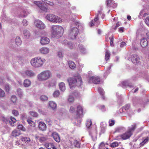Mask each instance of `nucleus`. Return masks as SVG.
<instances>
[{
	"label": "nucleus",
	"instance_id": "nucleus-62",
	"mask_svg": "<svg viewBox=\"0 0 149 149\" xmlns=\"http://www.w3.org/2000/svg\"><path fill=\"white\" fill-rule=\"evenodd\" d=\"M130 107V105L129 104H127L124 107V109L125 110L128 109Z\"/></svg>",
	"mask_w": 149,
	"mask_h": 149
},
{
	"label": "nucleus",
	"instance_id": "nucleus-58",
	"mask_svg": "<svg viewBox=\"0 0 149 149\" xmlns=\"http://www.w3.org/2000/svg\"><path fill=\"white\" fill-rule=\"evenodd\" d=\"M126 45V44L125 42H123L120 43V47L121 48H122L124 46H125Z\"/></svg>",
	"mask_w": 149,
	"mask_h": 149
},
{
	"label": "nucleus",
	"instance_id": "nucleus-15",
	"mask_svg": "<svg viewBox=\"0 0 149 149\" xmlns=\"http://www.w3.org/2000/svg\"><path fill=\"white\" fill-rule=\"evenodd\" d=\"M49 42V39L48 38L45 36L41 37L40 40V43L42 45L48 44Z\"/></svg>",
	"mask_w": 149,
	"mask_h": 149
},
{
	"label": "nucleus",
	"instance_id": "nucleus-37",
	"mask_svg": "<svg viewBox=\"0 0 149 149\" xmlns=\"http://www.w3.org/2000/svg\"><path fill=\"white\" fill-rule=\"evenodd\" d=\"M0 120L4 123H6L8 120V118L5 117L3 116H1L0 118Z\"/></svg>",
	"mask_w": 149,
	"mask_h": 149
},
{
	"label": "nucleus",
	"instance_id": "nucleus-17",
	"mask_svg": "<svg viewBox=\"0 0 149 149\" xmlns=\"http://www.w3.org/2000/svg\"><path fill=\"white\" fill-rule=\"evenodd\" d=\"M50 51L49 49L46 47H42L39 50V53L42 54H48Z\"/></svg>",
	"mask_w": 149,
	"mask_h": 149
},
{
	"label": "nucleus",
	"instance_id": "nucleus-6",
	"mask_svg": "<svg viewBox=\"0 0 149 149\" xmlns=\"http://www.w3.org/2000/svg\"><path fill=\"white\" fill-rule=\"evenodd\" d=\"M78 33V30L77 27L71 28L70 31L69 37L71 39H74L75 38Z\"/></svg>",
	"mask_w": 149,
	"mask_h": 149
},
{
	"label": "nucleus",
	"instance_id": "nucleus-27",
	"mask_svg": "<svg viewBox=\"0 0 149 149\" xmlns=\"http://www.w3.org/2000/svg\"><path fill=\"white\" fill-rule=\"evenodd\" d=\"M31 84V82L30 80L28 79H26L24 80L23 85L25 87H28L30 86Z\"/></svg>",
	"mask_w": 149,
	"mask_h": 149
},
{
	"label": "nucleus",
	"instance_id": "nucleus-61",
	"mask_svg": "<svg viewBox=\"0 0 149 149\" xmlns=\"http://www.w3.org/2000/svg\"><path fill=\"white\" fill-rule=\"evenodd\" d=\"M74 111V108L73 106H71L70 109V112L73 113Z\"/></svg>",
	"mask_w": 149,
	"mask_h": 149
},
{
	"label": "nucleus",
	"instance_id": "nucleus-10",
	"mask_svg": "<svg viewBox=\"0 0 149 149\" xmlns=\"http://www.w3.org/2000/svg\"><path fill=\"white\" fill-rule=\"evenodd\" d=\"M101 11H98V14L97 15V17H96L95 18L94 20H92L89 23L90 24V26H92L94 25L97 26L99 24L100 22L98 21L99 19V18L98 17V16H99V15H101Z\"/></svg>",
	"mask_w": 149,
	"mask_h": 149
},
{
	"label": "nucleus",
	"instance_id": "nucleus-31",
	"mask_svg": "<svg viewBox=\"0 0 149 149\" xmlns=\"http://www.w3.org/2000/svg\"><path fill=\"white\" fill-rule=\"evenodd\" d=\"M78 49L80 52L84 54L86 52L85 49L84 47L81 44H79V45Z\"/></svg>",
	"mask_w": 149,
	"mask_h": 149
},
{
	"label": "nucleus",
	"instance_id": "nucleus-8",
	"mask_svg": "<svg viewBox=\"0 0 149 149\" xmlns=\"http://www.w3.org/2000/svg\"><path fill=\"white\" fill-rule=\"evenodd\" d=\"M56 81L55 79H52L46 82L45 85L49 88H54L56 87Z\"/></svg>",
	"mask_w": 149,
	"mask_h": 149
},
{
	"label": "nucleus",
	"instance_id": "nucleus-20",
	"mask_svg": "<svg viewBox=\"0 0 149 149\" xmlns=\"http://www.w3.org/2000/svg\"><path fill=\"white\" fill-rule=\"evenodd\" d=\"M49 107H50L52 110L55 109L57 107V104L56 103L53 101H50L48 102Z\"/></svg>",
	"mask_w": 149,
	"mask_h": 149
},
{
	"label": "nucleus",
	"instance_id": "nucleus-18",
	"mask_svg": "<svg viewBox=\"0 0 149 149\" xmlns=\"http://www.w3.org/2000/svg\"><path fill=\"white\" fill-rule=\"evenodd\" d=\"M132 133L131 132H129L128 131L125 133L122 134L120 136L121 138L123 140H125L128 139L132 135Z\"/></svg>",
	"mask_w": 149,
	"mask_h": 149
},
{
	"label": "nucleus",
	"instance_id": "nucleus-52",
	"mask_svg": "<svg viewBox=\"0 0 149 149\" xmlns=\"http://www.w3.org/2000/svg\"><path fill=\"white\" fill-rule=\"evenodd\" d=\"M5 92L4 91L0 88V97H3L5 95Z\"/></svg>",
	"mask_w": 149,
	"mask_h": 149
},
{
	"label": "nucleus",
	"instance_id": "nucleus-63",
	"mask_svg": "<svg viewBox=\"0 0 149 149\" xmlns=\"http://www.w3.org/2000/svg\"><path fill=\"white\" fill-rule=\"evenodd\" d=\"M109 125L111 126H113L114 124V120H111L109 121Z\"/></svg>",
	"mask_w": 149,
	"mask_h": 149
},
{
	"label": "nucleus",
	"instance_id": "nucleus-50",
	"mask_svg": "<svg viewBox=\"0 0 149 149\" xmlns=\"http://www.w3.org/2000/svg\"><path fill=\"white\" fill-rule=\"evenodd\" d=\"M12 114L15 116H17L19 115V113L17 111L14 109L12 111Z\"/></svg>",
	"mask_w": 149,
	"mask_h": 149
},
{
	"label": "nucleus",
	"instance_id": "nucleus-57",
	"mask_svg": "<svg viewBox=\"0 0 149 149\" xmlns=\"http://www.w3.org/2000/svg\"><path fill=\"white\" fill-rule=\"evenodd\" d=\"M110 40V45L111 46L113 45V36H111V37H109V38Z\"/></svg>",
	"mask_w": 149,
	"mask_h": 149
},
{
	"label": "nucleus",
	"instance_id": "nucleus-53",
	"mask_svg": "<svg viewBox=\"0 0 149 149\" xmlns=\"http://www.w3.org/2000/svg\"><path fill=\"white\" fill-rule=\"evenodd\" d=\"M63 54L61 51H59L58 52V56L59 58H62L63 57Z\"/></svg>",
	"mask_w": 149,
	"mask_h": 149
},
{
	"label": "nucleus",
	"instance_id": "nucleus-19",
	"mask_svg": "<svg viewBox=\"0 0 149 149\" xmlns=\"http://www.w3.org/2000/svg\"><path fill=\"white\" fill-rule=\"evenodd\" d=\"M52 135L54 139L57 142H59L60 141L59 135L58 133L56 132H53L52 133Z\"/></svg>",
	"mask_w": 149,
	"mask_h": 149
},
{
	"label": "nucleus",
	"instance_id": "nucleus-4",
	"mask_svg": "<svg viewBox=\"0 0 149 149\" xmlns=\"http://www.w3.org/2000/svg\"><path fill=\"white\" fill-rule=\"evenodd\" d=\"M52 76V73L49 70H46L39 74L37 76L39 81H45L49 79Z\"/></svg>",
	"mask_w": 149,
	"mask_h": 149
},
{
	"label": "nucleus",
	"instance_id": "nucleus-45",
	"mask_svg": "<svg viewBox=\"0 0 149 149\" xmlns=\"http://www.w3.org/2000/svg\"><path fill=\"white\" fill-rule=\"evenodd\" d=\"M96 133L95 132L93 134L91 133H90L93 141H95L96 139Z\"/></svg>",
	"mask_w": 149,
	"mask_h": 149
},
{
	"label": "nucleus",
	"instance_id": "nucleus-60",
	"mask_svg": "<svg viewBox=\"0 0 149 149\" xmlns=\"http://www.w3.org/2000/svg\"><path fill=\"white\" fill-rule=\"evenodd\" d=\"M46 3L47 4L51 6H53L54 5V3L53 2L48 1H47L46 2Z\"/></svg>",
	"mask_w": 149,
	"mask_h": 149
},
{
	"label": "nucleus",
	"instance_id": "nucleus-32",
	"mask_svg": "<svg viewBox=\"0 0 149 149\" xmlns=\"http://www.w3.org/2000/svg\"><path fill=\"white\" fill-rule=\"evenodd\" d=\"M136 127V124H134L132 125L131 127H129L128 129V131L129 132H131L132 134L133 132Z\"/></svg>",
	"mask_w": 149,
	"mask_h": 149
},
{
	"label": "nucleus",
	"instance_id": "nucleus-11",
	"mask_svg": "<svg viewBox=\"0 0 149 149\" xmlns=\"http://www.w3.org/2000/svg\"><path fill=\"white\" fill-rule=\"evenodd\" d=\"M83 109L82 107L80 106L77 107V118H80L83 116Z\"/></svg>",
	"mask_w": 149,
	"mask_h": 149
},
{
	"label": "nucleus",
	"instance_id": "nucleus-54",
	"mask_svg": "<svg viewBox=\"0 0 149 149\" xmlns=\"http://www.w3.org/2000/svg\"><path fill=\"white\" fill-rule=\"evenodd\" d=\"M124 128L123 127H118L116 129V132H122V130H124Z\"/></svg>",
	"mask_w": 149,
	"mask_h": 149
},
{
	"label": "nucleus",
	"instance_id": "nucleus-34",
	"mask_svg": "<svg viewBox=\"0 0 149 149\" xmlns=\"http://www.w3.org/2000/svg\"><path fill=\"white\" fill-rule=\"evenodd\" d=\"M17 93L19 97H21L23 95V93L22 90L20 88H18L17 89Z\"/></svg>",
	"mask_w": 149,
	"mask_h": 149
},
{
	"label": "nucleus",
	"instance_id": "nucleus-36",
	"mask_svg": "<svg viewBox=\"0 0 149 149\" xmlns=\"http://www.w3.org/2000/svg\"><path fill=\"white\" fill-rule=\"evenodd\" d=\"M98 91L100 94L102 96V98L104 99V97L103 95L104 94V91L103 90L102 88L99 87L98 88Z\"/></svg>",
	"mask_w": 149,
	"mask_h": 149
},
{
	"label": "nucleus",
	"instance_id": "nucleus-41",
	"mask_svg": "<svg viewBox=\"0 0 149 149\" xmlns=\"http://www.w3.org/2000/svg\"><path fill=\"white\" fill-rule=\"evenodd\" d=\"M30 114L33 117H37L38 116V113L33 111H31L29 112Z\"/></svg>",
	"mask_w": 149,
	"mask_h": 149
},
{
	"label": "nucleus",
	"instance_id": "nucleus-23",
	"mask_svg": "<svg viewBox=\"0 0 149 149\" xmlns=\"http://www.w3.org/2000/svg\"><path fill=\"white\" fill-rule=\"evenodd\" d=\"M122 84V86L124 87V86H129L130 87L132 88L134 86L133 85H132L131 84L129 83V81H123L121 83Z\"/></svg>",
	"mask_w": 149,
	"mask_h": 149
},
{
	"label": "nucleus",
	"instance_id": "nucleus-1",
	"mask_svg": "<svg viewBox=\"0 0 149 149\" xmlns=\"http://www.w3.org/2000/svg\"><path fill=\"white\" fill-rule=\"evenodd\" d=\"M52 36L53 38H59L63 33V29L61 26L53 25L52 26Z\"/></svg>",
	"mask_w": 149,
	"mask_h": 149
},
{
	"label": "nucleus",
	"instance_id": "nucleus-9",
	"mask_svg": "<svg viewBox=\"0 0 149 149\" xmlns=\"http://www.w3.org/2000/svg\"><path fill=\"white\" fill-rule=\"evenodd\" d=\"M100 81V79L98 77L96 76H94L89 77L88 83H93L95 84H99Z\"/></svg>",
	"mask_w": 149,
	"mask_h": 149
},
{
	"label": "nucleus",
	"instance_id": "nucleus-55",
	"mask_svg": "<svg viewBox=\"0 0 149 149\" xmlns=\"http://www.w3.org/2000/svg\"><path fill=\"white\" fill-rule=\"evenodd\" d=\"M46 140V138L45 137H40L39 139V141L41 142H42Z\"/></svg>",
	"mask_w": 149,
	"mask_h": 149
},
{
	"label": "nucleus",
	"instance_id": "nucleus-56",
	"mask_svg": "<svg viewBox=\"0 0 149 149\" xmlns=\"http://www.w3.org/2000/svg\"><path fill=\"white\" fill-rule=\"evenodd\" d=\"M28 24V22L26 19H24L23 21V24L24 26H26Z\"/></svg>",
	"mask_w": 149,
	"mask_h": 149
},
{
	"label": "nucleus",
	"instance_id": "nucleus-30",
	"mask_svg": "<svg viewBox=\"0 0 149 149\" xmlns=\"http://www.w3.org/2000/svg\"><path fill=\"white\" fill-rule=\"evenodd\" d=\"M15 42L17 46H20L22 44V41L20 38L19 37H17L15 39Z\"/></svg>",
	"mask_w": 149,
	"mask_h": 149
},
{
	"label": "nucleus",
	"instance_id": "nucleus-16",
	"mask_svg": "<svg viewBox=\"0 0 149 149\" xmlns=\"http://www.w3.org/2000/svg\"><path fill=\"white\" fill-rule=\"evenodd\" d=\"M38 127L39 129L42 131H45L47 129V126L46 124L42 121L39 122Z\"/></svg>",
	"mask_w": 149,
	"mask_h": 149
},
{
	"label": "nucleus",
	"instance_id": "nucleus-39",
	"mask_svg": "<svg viewBox=\"0 0 149 149\" xmlns=\"http://www.w3.org/2000/svg\"><path fill=\"white\" fill-rule=\"evenodd\" d=\"M60 94V92L59 90H57L55 91L53 93V96L55 97H58Z\"/></svg>",
	"mask_w": 149,
	"mask_h": 149
},
{
	"label": "nucleus",
	"instance_id": "nucleus-21",
	"mask_svg": "<svg viewBox=\"0 0 149 149\" xmlns=\"http://www.w3.org/2000/svg\"><path fill=\"white\" fill-rule=\"evenodd\" d=\"M24 37L25 38H29L31 36L29 31L27 29H25L23 31Z\"/></svg>",
	"mask_w": 149,
	"mask_h": 149
},
{
	"label": "nucleus",
	"instance_id": "nucleus-28",
	"mask_svg": "<svg viewBox=\"0 0 149 149\" xmlns=\"http://www.w3.org/2000/svg\"><path fill=\"white\" fill-rule=\"evenodd\" d=\"M20 131L17 130H14L12 133V136L14 137H16L19 136L20 134Z\"/></svg>",
	"mask_w": 149,
	"mask_h": 149
},
{
	"label": "nucleus",
	"instance_id": "nucleus-40",
	"mask_svg": "<svg viewBox=\"0 0 149 149\" xmlns=\"http://www.w3.org/2000/svg\"><path fill=\"white\" fill-rule=\"evenodd\" d=\"M110 53L109 51L107 50L105 52V59L106 61H107L110 57Z\"/></svg>",
	"mask_w": 149,
	"mask_h": 149
},
{
	"label": "nucleus",
	"instance_id": "nucleus-38",
	"mask_svg": "<svg viewBox=\"0 0 149 149\" xmlns=\"http://www.w3.org/2000/svg\"><path fill=\"white\" fill-rule=\"evenodd\" d=\"M71 69H74L75 67V64L72 61H69L68 63Z\"/></svg>",
	"mask_w": 149,
	"mask_h": 149
},
{
	"label": "nucleus",
	"instance_id": "nucleus-33",
	"mask_svg": "<svg viewBox=\"0 0 149 149\" xmlns=\"http://www.w3.org/2000/svg\"><path fill=\"white\" fill-rule=\"evenodd\" d=\"M27 15V13L25 10H24L22 11L21 12V13L19 15V17H20L23 18Z\"/></svg>",
	"mask_w": 149,
	"mask_h": 149
},
{
	"label": "nucleus",
	"instance_id": "nucleus-26",
	"mask_svg": "<svg viewBox=\"0 0 149 149\" xmlns=\"http://www.w3.org/2000/svg\"><path fill=\"white\" fill-rule=\"evenodd\" d=\"M21 140L24 143H26L28 145H30L29 143L30 141V140L29 138L22 137H21Z\"/></svg>",
	"mask_w": 149,
	"mask_h": 149
},
{
	"label": "nucleus",
	"instance_id": "nucleus-2",
	"mask_svg": "<svg viewBox=\"0 0 149 149\" xmlns=\"http://www.w3.org/2000/svg\"><path fill=\"white\" fill-rule=\"evenodd\" d=\"M67 80L71 89H73L76 86H80L82 84L81 79L79 76L75 77L69 78Z\"/></svg>",
	"mask_w": 149,
	"mask_h": 149
},
{
	"label": "nucleus",
	"instance_id": "nucleus-25",
	"mask_svg": "<svg viewBox=\"0 0 149 149\" xmlns=\"http://www.w3.org/2000/svg\"><path fill=\"white\" fill-rule=\"evenodd\" d=\"M45 146L48 149H56L52 143H47Z\"/></svg>",
	"mask_w": 149,
	"mask_h": 149
},
{
	"label": "nucleus",
	"instance_id": "nucleus-64",
	"mask_svg": "<svg viewBox=\"0 0 149 149\" xmlns=\"http://www.w3.org/2000/svg\"><path fill=\"white\" fill-rule=\"evenodd\" d=\"M11 121L13 123H15L16 121V120L15 118L11 116L10 118Z\"/></svg>",
	"mask_w": 149,
	"mask_h": 149
},
{
	"label": "nucleus",
	"instance_id": "nucleus-48",
	"mask_svg": "<svg viewBox=\"0 0 149 149\" xmlns=\"http://www.w3.org/2000/svg\"><path fill=\"white\" fill-rule=\"evenodd\" d=\"M118 143L117 142H113L110 144V146L111 147H115L118 145Z\"/></svg>",
	"mask_w": 149,
	"mask_h": 149
},
{
	"label": "nucleus",
	"instance_id": "nucleus-12",
	"mask_svg": "<svg viewBox=\"0 0 149 149\" xmlns=\"http://www.w3.org/2000/svg\"><path fill=\"white\" fill-rule=\"evenodd\" d=\"M34 23L36 26L40 29H44L45 26L44 24L39 20H36L34 22Z\"/></svg>",
	"mask_w": 149,
	"mask_h": 149
},
{
	"label": "nucleus",
	"instance_id": "nucleus-5",
	"mask_svg": "<svg viewBox=\"0 0 149 149\" xmlns=\"http://www.w3.org/2000/svg\"><path fill=\"white\" fill-rule=\"evenodd\" d=\"M46 18L48 20L54 23H59L62 21L61 18L53 14H47Z\"/></svg>",
	"mask_w": 149,
	"mask_h": 149
},
{
	"label": "nucleus",
	"instance_id": "nucleus-29",
	"mask_svg": "<svg viewBox=\"0 0 149 149\" xmlns=\"http://www.w3.org/2000/svg\"><path fill=\"white\" fill-rule=\"evenodd\" d=\"M63 44L67 45L71 49L73 48V44L71 42H69L66 40H64L62 42Z\"/></svg>",
	"mask_w": 149,
	"mask_h": 149
},
{
	"label": "nucleus",
	"instance_id": "nucleus-59",
	"mask_svg": "<svg viewBox=\"0 0 149 149\" xmlns=\"http://www.w3.org/2000/svg\"><path fill=\"white\" fill-rule=\"evenodd\" d=\"M145 23L148 25H149V17H147L145 21Z\"/></svg>",
	"mask_w": 149,
	"mask_h": 149
},
{
	"label": "nucleus",
	"instance_id": "nucleus-13",
	"mask_svg": "<svg viewBox=\"0 0 149 149\" xmlns=\"http://www.w3.org/2000/svg\"><path fill=\"white\" fill-rule=\"evenodd\" d=\"M33 3L38 7L41 10L45 12L47 11V8L42 6L40 1H35L33 2Z\"/></svg>",
	"mask_w": 149,
	"mask_h": 149
},
{
	"label": "nucleus",
	"instance_id": "nucleus-24",
	"mask_svg": "<svg viewBox=\"0 0 149 149\" xmlns=\"http://www.w3.org/2000/svg\"><path fill=\"white\" fill-rule=\"evenodd\" d=\"M141 45L143 47L147 46L148 45V42L147 40L145 38H143L141 40Z\"/></svg>",
	"mask_w": 149,
	"mask_h": 149
},
{
	"label": "nucleus",
	"instance_id": "nucleus-46",
	"mask_svg": "<svg viewBox=\"0 0 149 149\" xmlns=\"http://www.w3.org/2000/svg\"><path fill=\"white\" fill-rule=\"evenodd\" d=\"M74 146L77 148H79L80 146V143L77 141L74 140Z\"/></svg>",
	"mask_w": 149,
	"mask_h": 149
},
{
	"label": "nucleus",
	"instance_id": "nucleus-7",
	"mask_svg": "<svg viewBox=\"0 0 149 149\" xmlns=\"http://www.w3.org/2000/svg\"><path fill=\"white\" fill-rule=\"evenodd\" d=\"M131 60L133 63L136 65L140 64L141 59L139 56L137 55H132L131 57Z\"/></svg>",
	"mask_w": 149,
	"mask_h": 149
},
{
	"label": "nucleus",
	"instance_id": "nucleus-14",
	"mask_svg": "<svg viewBox=\"0 0 149 149\" xmlns=\"http://www.w3.org/2000/svg\"><path fill=\"white\" fill-rule=\"evenodd\" d=\"M22 74L24 76H26L27 77H31L35 75V74L32 70H27L22 73Z\"/></svg>",
	"mask_w": 149,
	"mask_h": 149
},
{
	"label": "nucleus",
	"instance_id": "nucleus-35",
	"mask_svg": "<svg viewBox=\"0 0 149 149\" xmlns=\"http://www.w3.org/2000/svg\"><path fill=\"white\" fill-rule=\"evenodd\" d=\"M27 122L31 127H34L35 126V123L31 120L30 119H28L27 120Z\"/></svg>",
	"mask_w": 149,
	"mask_h": 149
},
{
	"label": "nucleus",
	"instance_id": "nucleus-44",
	"mask_svg": "<svg viewBox=\"0 0 149 149\" xmlns=\"http://www.w3.org/2000/svg\"><path fill=\"white\" fill-rule=\"evenodd\" d=\"M74 100V98L73 96L71 95H69L68 99V101L69 103L73 102Z\"/></svg>",
	"mask_w": 149,
	"mask_h": 149
},
{
	"label": "nucleus",
	"instance_id": "nucleus-43",
	"mask_svg": "<svg viewBox=\"0 0 149 149\" xmlns=\"http://www.w3.org/2000/svg\"><path fill=\"white\" fill-rule=\"evenodd\" d=\"M92 124L91 121L90 120H87L86 123V127L89 128L91 125Z\"/></svg>",
	"mask_w": 149,
	"mask_h": 149
},
{
	"label": "nucleus",
	"instance_id": "nucleus-3",
	"mask_svg": "<svg viewBox=\"0 0 149 149\" xmlns=\"http://www.w3.org/2000/svg\"><path fill=\"white\" fill-rule=\"evenodd\" d=\"M46 60L40 56H37L31 59L30 61L31 65L35 68H38L42 66Z\"/></svg>",
	"mask_w": 149,
	"mask_h": 149
},
{
	"label": "nucleus",
	"instance_id": "nucleus-49",
	"mask_svg": "<svg viewBox=\"0 0 149 149\" xmlns=\"http://www.w3.org/2000/svg\"><path fill=\"white\" fill-rule=\"evenodd\" d=\"M5 90L8 92L10 89V87L8 84H5Z\"/></svg>",
	"mask_w": 149,
	"mask_h": 149
},
{
	"label": "nucleus",
	"instance_id": "nucleus-51",
	"mask_svg": "<svg viewBox=\"0 0 149 149\" xmlns=\"http://www.w3.org/2000/svg\"><path fill=\"white\" fill-rule=\"evenodd\" d=\"M11 101L13 103L15 102L17 100V97L15 95H13L11 97Z\"/></svg>",
	"mask_w": 149,
	"mask_h": 149
},
{
	"label": "nucleus",
	"instance_id": "nucleus-22",
	"mask_svg": "<svg viewBox=\"0 0 149 149\" xmlns=\"http://www.w3.org/2000/svg\"><path fill=\"white\" fill-rule=\"evenodd\" d=\"M59 88L61 91L64 92L66 90L65 85L63 82H61L58 84Z\"/></svg>",
	"mask_w": 149,
	"mask_h": 149
},
{
	"label": "nucleus",
	"instance_id": "nucleus-47",
	"mask_svg": "<svg viewBox=\"0 0 149 149\" xmlns=\"http://www.w3.org/2000/svg\"><path fill=\"white\" fill-rule=\"evenodd\" d=\"M18 129L23 131H25L26 130V128L22 125H19L18 126Z\"/></svg>",
	"mask_w": 149,
	"mask_h": 149
},
{
	"label": "nucleus",
	"instance_id": "nucleus-42",
	"mask_svg": "<svg viewBox=\"0 0 149 149\" xmlns=\"http://www.w3.org/2000/svg\"><path fill=\"white\" fill-rule=\"evenodd\" d=\"M40 99L41 101H45L47 100L48 99V98L47 96L42 95L40 96Z\"/></svg>",
	"mask_w": 149,
	"mask_h": 149
}]
</instances>
